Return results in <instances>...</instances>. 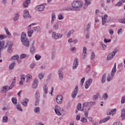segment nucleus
I'll use <instances>...</instances> for the list:
<instances>
[{"mask_svg":"<svg viewBox=\"0 0 125 125\" xmlns=\"http://www.w3.org/2000/svg\"><path fill=\"white\" fill-rule=\"evenodd\" d=\"M25 82V78L23 75L21 76V81L20 82V85H23V83Z\"/></svg>","mask_w":125,"mask_h":125,"instance_id":"obj_26","label":"nucleus"},{"mask_svg":"<svg viewBox=\"0 0 125 125\" xmlns=\"http://www.w3.org/2000/svg\"><path fill=\"white\" fill-rule=\"evenodd\" d=\"M52 38L54 39V40H58V39L62 38V34L56 33V32H53L52 34Z\"/></svg>","mask_w":125,"mask_h":125,"instance_id":"obj_6","label":"nucleus"},{"mask_svg":"<svg viewBox=\"0 0 125 125\" xmlns=\"http://www.w3.org/2000/svg\"><path fill=\"white\" fill-rule=\"evenodd\" d=\"M34 112H35V113H40V107H37L35 108L34 109Z\"/></svg>","mask_w":125,"mask_h":125,"instance_id":"obj_47","label":"nucleus"},{"mask_svg":"<svg viewBox=\"0 0 125 125\" xmlns=\"http://www.w3.org/2000/svg\"><path fill=\"white\" fill-rule=\"evenodd\" d=\"M86 48L84 47L83 48V52L82 54V59H85V57H86Z\"/></svg>","mask_w":125,"mask_h":125,"instance_id":"obj_20","label":"nucleus"},{"mask_svg":"<svg viewBox=\"0 0 125 125\" xmlns=\"http://www.w3.org/2000/svg\"><path fill=\"white\" fill-rule=\"evenodd\" d=\"M27 77L28 79H29L30 80L32 79V75H31L30 74H27Z\"/></svg>","mask_w":125,"mask_h":125,"instance_id":"obj_63","label":"nucleus"},{"mask_svg":"<svg viewBox=\"0 0 125 125\" xmlns=\"http://www.w3.org/2000/svg\"><path fill=\"white\" fill-rule=\"evenodd\" d=\"M84 114L85 117H86V118H87V117H88V110L86 109V111H84Z\"/></svg>","mask_w":125,"mask_h":125,"instance_id":"obj_50","label":"nucleus"},{"mask_svg":"<svg viewBox=\"0 0 125 125\" xmlns=\"http://www.w3.org/2000/svg\"><path fill=\"white\" fill-rule=\"evenodd\" d=\"M36 125H43V124H42V123H40V122H36Z\"/></svg>","mask_w":125,"mask_h":125,"instance_id":"obj_64","label":"nucleus"},{"mask_svg":"<svg viewBox=\"0 0 125 125\" xmlns=\"http://www.w3.org/2000/svg\"><path fill=\"white\" fill-rule=\"evenodd\" d=\"M15 81H16V77L14 78V80L13 81L11 86H10L9 87L7 85L3 86V88L1 90V92H2V93H4V92H6L7 90H9V89H12L13 86L15 85Z\"/></svg>","mask_w":125,"mask_h":125,"instance_id":"obj_4","label":"nucleus"},{"mask_svg":"<svg viewBox=\"0 0 125 125\" xmlns=\"http://www.w3.org/2000/svg\"><path fill=\"white\" fill-rule=\"evenodd\" d=\"M21 42H22L23 45H25V46H26V47H29L30 45L29 43V40L27 39L26 38V33L24 32H23L21 34Z\"/></svg>","mask_w":125,"mask_h":125,"instance_id":"obj_3","label":"nucleus"},{"mask_svg":"<svg viewBox=\"0 0 125 125\" xmlns=\"http://www.w3.org/2000/svg\"><path fill=\"white\" fill-rule=\"evenodd\" d=\"M18 18H19V14H16L14 17V21H16L17 20H18Z\"/></svg>","mask_w":125,"mask_h":125,"instance_id":"obj_48","label":"nucleus"},{"mask_svg":"<svg viewBox=\"0 0 125 125\" xmlns=\"http://www.w3.org/2000/svg\"><path fill=\"white\" fill-rule=\"evenodd\" d=\"M8 47L7 51L9 53L12 52V46H13V43H10L7 45Z\"/></svg>","mask_w":125,"mask_h":125,"instance_id":"obj_14","label":"nucleus"},{"mask_svg":"<svg viewBox=\"0 0 125 125\" xmlns=\"http://www.w3.org/2000/svg\"><path fill=\"white\" fill-rule=\"evenodd\" d=\"M81 122L82 123H87V119L84 117H83L81 118Z\"/></svg>","mask_w":125,"mask_h":125,"instance_id":"obj_38","label":"nucleus"},{"mask_svg":"<svg viewBox=\"0 0 125 125\" xmlns=\"http://www.w3.org/2000/svg\"><path fill=\"white\" fill-rule=\"evenodd\" d=\"M108 120H110V116H108L106 118L104 119H102L100 121V123H106V122H107V121H108Z\"/></svg>","mask_w":125,"mask_h":125,"instance_id":"obj_28","label":"nucleus"},{"mask_svg":"<svg viewBox=\"0 0 125 125\" xmlns=\"http://www.w3.org/2000/svg\"><path fill=\"white\" fill-rule=\"evenodd\" d=\"M79 65V61L78 59L75 58L73 62V69L75 70V69H77V67H78Z\"/></svg>","mask_w":125,"mask_h":125,"instance_id":"obj_15","label":"nucleus"},{"mask_svg":"<svg viewBox=\"0 0 125 125\" xmlns=\"http://www.w3.org/2000/svg\"><path fill=\"white\" fill-rule=\"evenodd\" d=\"M103 97L104 100H106L108 98V95H107V94L105 93L104 94Z\"/></svg>","mask_w":125,"mask_h":125,"instance_id":"obj_55","label":"nucleus"},{"mask_svg":"<svg viewBox=\"0 0 125 125\" xmlns=\"http://www.w3.org/2000/svg\"><path fill=\"white\" fill-rule=\"evenodd\" d=\"M4 48V41H0V50H3Z\"/></svg>","mask_w":125,"mask_h":125,"instance_id":"obj_22","label":"nucleus"},{"mask_svg":"<svg viewBox=\"0 0 125 125\" xmlns=\"http://www.w3.org/2000/svg\"><path fill=\"white\" fill-rule=\"evenodd\" d=\"M89 104V103L88 102H85L83 103V110H87V111H89L90 108L87 107H88V105Z\"/></svg>","mask_w":125,"mask_h":125,"instance_id":"obj_18","label":"nucleus"},{"mask_svg":"<svg viewBox=\"0 0 125 125\" xmlns=\"http://www.w3.org/2000/svg\"><path fill=\"white\" fill-rule=\"evenodd\" d=\"M23 18L24 19H27V18H31V16L29 14V11L25 9L23 11Z\"/></svg>","mask_w":125,"mask_h":125,"instance_id":"obj_10","label":"nucleus"},{"mask_svg":"<svg viewBox=\"0 0 125 125\" xmlns=\"http://www.w3.org/2000/svg\"><path fill=\"white\" fill-rule=\"evenodd\" d=\"M118 51H119V49L116 48L115 49H114V50L112 53H110L107 56V60H111L114 57V56L116 55V54L117 53V52H118Z\"/></svg>","mask_w":125,"mask_h":125,"instance_id":"obj_5","label":"nucleus"},{"mask_svg":"<svg viewBox=\"0 0 125 125\" xmlns=\"http://www.w3.org/2000/svg\"><path fill=\"white\" fill-rule=\"evenodd\" d=\"M56 101L58 104H62L63 102V97L61 95H59L57 96Z\"/></svg>","mask_w":125,"mask_h":125,"instance_id":"obj_7","label":"nucleus"},{"mask_svg":"<svg viewBox=\"0 0 125 125\" xmlns=\"http://www.w3.org/2000/svg\"><path fill=\"white\" fill-rule=\"evenodd\" d=\"M29 102V99H24L21 102V104L24 106H27L28 105V103Z\"/></svg>","mask_w":125,"mask_h":125,"instance_id":"obj_23","label":"nucleus"},{"mask_svg":"<svg viewBox=\"0 0 125 125\" xmlns=\"http://www.w3.org/2000/svg\"><path fill=\"white\" fill-rule=\"evenodd\" d=\"M30 2H31L30 0H26L23 4V7H28Z\"/></svg>","mask_w":125,"mask_h":125,"instance_id":"obj_25","label":"nucleus"},{"mask_svg":"<svg viewBox=\"0 0 125 125\" xmlns=\"http://www.w3.org/2000/svg\"><path fill=\"white\" fill-rule=\"evenodd\" d=\"M35 97H36L35 105L37 106V105H39V102H40V101L39 100V99H40V92L37 91L36 92Z\"/></svg>","mask_w":125,"mask_h":125,"instance_id":"obj_9","label":"nucleus"},{"mask_svg":"<svg viewBox=\"0 0 125 125\" xmlns=\"http://www.w3.org/2000/svg\"><path fill=\"white\" fill-rule=\"evenodd\" d=\"M43 89H44V91L45 92V94L47 93L48 91V88L47 87V86L46 85H44L43 86Z\"/></svg>","mask_w":125,"mask_h":125,"instance_id":"obj_35","label":"nucleus"},{"mask_svg":"<svg viewBox=\"0 0 125 125\" xmlns=\"http://www.w3.org/2000/svg\"><path fill=\"white\" fill-rule=\"evenodd\" d=\"M59 76L60 80H63V73L62 71H59Z\"/></svg>","mask_w":125,"mask_h":125,"instance_id":"obj_30","label":"nucleus"},{"mask_svg":"<svg viewBox=\"0 0 125 125\" xmlns=\"http://www.w3.org/2000/svg\"><path fill=\"white\" fill-rule=\"evenodd\" d=\"M55 19H56L55 15H54V14H53L52 15L51 23H53V22H54V20H55Z\"/></svg>","mask_w":125,"mask_h":125,"instance_id":"obj_39","label":"nucleus"},{"mask_svg":"<svg viewBox=\"0 0 125 125\" xmlns=\"http://www.w3.org/2000/svg\"><path fill=\"white\" fill-rule=\"evenodd\" d=\"M12 60H17L18 62H21V60H19V59H20V58H19V56L18 55H15L14 56L12 57Z\"/></svg>","mask_w":125,"mask_h":125,"instance_id":"obj_24","label":"nucleus"},{"mask_svg":"<svg viewBox=\"0 0 125 125\" xmlns=\"http://www.w3.org/2000/svg\"><path fill=\"white\" fill-rule=\"evenodd\" d=\"M123 4V3L120 1V2H118L117 4H116V6H120Z\"/></svg>","mask_w":125,"mask_h":125,"instance_id":"obj_58","label":"nucleus"},{"mask_svg":"<svg viewBox=\"0 0 125 125\" xmlns=\"http://www.w3.org/2000/svg\"><path fill=\"white\" fill-rule=\"evenodd\" d=\"M41 58H42V57H41V56H40L39 55H35V59L36 60H40V59H41Z\"/></svg>","mask_w":125,"mask_h":125,"instance_id":"obj_49","label":"nucleus"},{"mask_svg":"<svg viewBox=\"0 0 125 125\" xmlns=\"http://www.w3.org/2000/svg\"><path fill=\"white\" fill-rule=\"evenodd\" d=\"M78 89H79V87L78 86H76L72 94V98H75V97L77 96V93H78Z\"/></svg>","mask_w":125,"mask_h":125,"instance_id":"obj_16","label":"nucleus"},{"mask_svg":"<svg viewBox=\"0 0 125 125\" xmlns=\"http://www.w3.org/2000/svg\"><path fill=\"white\" fill-rule=\"evenodd\" d=\"M104 42H111V40L109 39L107 40V39H104Z\"/></svg>","mask_w":125,"mask_h":125,"instance_id":"obj_62","label":"nucleus"},{"mask_svg":"<svg viewBox=\"0 0 125 125\" xmlns=\"http://www.w3.org/2000/svg\"><path fill=\"white\" fill-rule=\"evenodd\" d=\"M73 7L71 10H80V7L83 6V3L80 1H75L72 4Z\"/></svg>","mask_w":125,"mask_h":125,"instance_id":"obj_2","label":"nucleus"},{"mask_svg":"<svg viewBox=\"0 0 125 125\" xmlns=\"http://www.w3.org/2000/svg\"><path fill=\"white\" fill-rule=\"evenodd\" d=\"M119 22L120 23H122L123 24H125V18L124 19H120L119 20Z\"/></svg>","mask_w":125,"mask_h":125,"instance_id":"obj_36","label":"nucleus"},{"mask_svg":"<svg viewBox=\"0 0 125 125\" xmlns=\"http://www.w3.org/2000/svg\"><path fill=\"white\" fill-rule=\"evenodd\" d=\"M60 110L61 108L58 105H56L55 107V112L57 115L58 116H61V112H60Z\"/></svg>","mask_w":125,"mask_h":125,"instance_id":"obj_12","label":"nucleus"},{"mask_svg":"<svg viewBox=\"0 0 125 125\" xmlns=\"http://www.w3.org/2000/svg\"><path fill=\"white\" fill-rule=\"evenodd\" d=\"M35 51H36V50L35 49V47L34 46H32L30 48V52L33 54V53H35Z\"/></svg>","mask_w":125,"mask_h":125,"instance_id":"obj_34","label":"nucleus"},{"mask_svg":"<svg viewBox=\"0 0 125 125\" xmlns=\"http://www.w3.org/2000/svg\"><path fill=\"white\" fill-rule=\"evenodd\" d=\"M44 8H45V7L43 5H40L36 7V10L38 11H42Z\"/></svg>","mask_w":125,"mask_h":125,"instance_id":"obj_17","label":"nucleus"},{"mask_svg":"<svg viewBox=\"0 0 125 125\" xmlns=\"http://www.w3.org/2000/svg\"><path fill=\"white\" fill-rule=\"evenodd\" d=\"M77 109L78 111H83V107H82V104H78L77 105Z\"/></svg>","mask_w":125,"mask_h":125,"instance_id":"obj_29","label":"nucleus"},{"mask_svg":"<svg viewBox=\"0 0 125 125\" xmlns=\"http://www.w3.org/2000/svg\"><path fill=\"white\" fill-rule=\"evenodd\" d=\"M38 77L40 80H42V79L43 78V77H44V73L39 74Z\"/></svg>","mask_w":125,"mask_h":125,"instance_id":"obj_37","label":"nucleus"},{"mask_svg":"<svg viewBox=\"0 0 125 125\" xmlns=\"http://www.w3.org/2000/svg\"><path fill=\"white\" fill-rule=\"evenodd\" d=\"M89 71H90V65H88L87 66V67H86L87 73H88V72H89Z\"/></svg>","mask_w":125,"mask_h":125,"instance_id":"obj_53","label":"nucleus"},{"mask_svg":"<svg viewBox=\"0 0 125 125\" xmlns=\"http://www.w3.org/2000/svg\"><path fill=\"white\" fill-rule=\"evenodd\" d=\"M109 33L110 35H111L114 34V31L112 29L109 30Z\"/></svg>","mask_w":125,"mask_h":125,"instance_id":"obj_60","label":"nucleus"},{"mask_svg":"<svg viewBox=\"0 0 125 125\" xmlns=\"http://www.w3.org/2000/svg\"><path fill=\"white\" fill-rule=\"evenodd\" d=\"M122 33H123V29L120 28L118 31V35H121Z\"/></svg>","mask_w":125,"mask_h":125,"instance_id":"obj_51","label":"nucleus"},{"mask_svg":"<svg viewBox=\"0 0 125 125\" xmlns=\"http://www.w3.org/2000/svg\"><path fill=\"white\" fill-rule=\"evenodd\" d=\"M5 31L6 32V33L7 35V36H11V33H10V32H9V30H8V28L5 27Z\"/></svg>","mask_w":125,"mask_h":125,"instance_id":"obj_31","label":"nucleus"},{"mask_svg":"<svg viewBox=\"0 0 125 125\" xmlns=\"http://www.w3.org/2000/svg\"><path fill=\"white\" fill-rule=\"evenodd\" d=\"M73 33H74V30H72L69 31L67 35V38H70V36H71V34H73Z\"/></svg>","mask_w":125,"mask_h":125,"instance_id":"obj_44","label":"nucleus"},{"mask_svg":"<svg viewBox=\"0 0 125 125\" xmlns=\"http://www.w3.org/2000/svg\"><path fill=\"white\" fill-rule=\"evenodd\" d=\"M16 107H17V109L19 110V111H22L23 110L22 109V107H21V105H19V104L17 105Z\"/></svg>","mask_w":125,"mask_h":125,"instance_id":"obj_40","label":"nucleus"},{"mask_svg":"<svg viewBox=\"0 0 125 125\" xmlns=\"http://www.w3.org/2000/svg\"><path fill=\"white\" fill-rule=\"evenodd\" d=\"M7 36L6 35H0V40H3L4 39H6Z\"/></svg>","mask_w":125,"mask_h":125,"instance_id":"obj_45","label":"nucleus"},{"mask_svg":"<svg viewBox=\"0 0 125 125\" xmlns=\"http://www.w3.org/2000/svg\"><path fill=\"white\" fill-rule=\"evenodd\" d=\"M121 117L122 120H125V109H122L121 113Z\"/></svg>","mask_w":125,"mask_h":125,"instance_id":"obj_27","label":"nucleus"},{"mask_svg":"<svg viewBox=\"0 0 125 125\" xmlns=\"http://www.w3.org/2000/svg\"><path fill=\"white\" fill-rule=\"evenodd\" d=\"M117 66V63H114V65L113 68L111 70V72L110 74H108V76L107 77V82H111V80H113V78L114 76H115V74H116V72H117V68H116Z\"/></svg>","mask_w":125,"mask_h":125,"instance_id":"obj_1","label":"nucleus"},{"mask_svg":"<svg viewBox=\"0 0 125 125\" xmlns=\"http://www.w3.org/2000/svg\"><path fill=\"white\" fill-rule=\"evenodd\" d=\"M125 97H123L122 98V100H121V103L122 104H124V103H125Z\"/></svg>","mask_w":125,"mask_h":125,"instance_id":"obj_57","label":"nucleus"},{"mask_svg":"<svg viewBox=\"0 0 125 125\" xmlns=\"http://www.w3.org/2000/svg\"><path fill=\"white\" fill-rule=\"evenodd\" d=\"M98 97H99V94L94 95L93 97V99L94 100H96V99H97V98H98Z\"/></svg>","mask_w":125,"mask_h":125,"instance_id":"obj_46","label":"nucleus"},{"mask_svg":"<svg viewBox=\"0 0 125 125\" xmlns=\"http://www.w3.org/2000/svg\"><path fill=\"white\" fill-rule=\"evenodd\" d=\"M84 80H85V78L84 77H83L81 79V84H80L81 86H83V83H84Z\"/></svg>","mask_w":125,"mask_h":125,"instance_id":"obj_43","label":"nucleus"},{"mask_svg":"<svg viewBox=\"0 0 125 125\" xmlns=\"http://www.w3.org/2000/svg\"><path fill=\"white\" fill-rule=\"evenodd\" d=\"M92 83V80L91 79H89L85 83V88L87 89L89 87V85Z\"/></svg>","mask_w":125,"mask_h":125,"instance_id":"obj_13","label":"nucleus"},{"mask_svg":"<svg viewBox=\"0 0 125 125\" xmlns=\"http://www.w3.org/2000/svg\"><path fill=\"white\" fill-rule=\"evenodd\" d=\"M12 101L13 103V104H17V99L15 98H13L12 99Z\"/></svg>","mask_w":125,"mask_h":125,"instance_id":"obj_41","label":"nucleus"},{"mask_svg":"<svg viewBox=\"0 0 125 125\" xmlns=\"http://www.w3.org/2000/svg\"><path fill=\"white\" fill-rule=\"evenodd\" d=\"M39 29H40V27H34L33 30H28V37H32V34H33V33H34V32H36V31H37V32H38L39 31Z\"/></svg>","mask_w":125,"mask_h":125,"instance_id":"obj_8","label":"nucleus"},{"mask_svg":"<svg viewBox=\"0 0 125 125\" xmlns=\"http://www.w3.org/2000/svg\"><path fill=\"white\" fill-rule=\"evenodd\" d=\"M116 112H117V109L114 108L112 109L111 110H108L107 112V115H109V116H113L116 114Z\"/></svg>","mask_w":125,"mask_h":125,"instance_id":"obj_11","label":"nucleus"},{"mask_svg":"<svg viewBox=\"0 0 125 125\" xmlns=\"http://www.w3.org/2000/svg\"><path fill=\"white\" fill-rule=\"evenodd\" d=\"M95 57V54L94 52H92L91 55V59H94Z\"/></svg>","mask_w":125,"mask_h":125,"instance_id":"obj_56","label":"nucleus"},{"mask_svg":"<svg viewBox=\"0 0 125 125\" xmlns=\"http://www.w3.org/2000/svg\"><path fill=\"white\" fill-rule=\"evenodd\" d=\"M85 4H87V5H88L89 4H90L91 2L89 0H84Z\"/></svg>","mask_w":125,"mask_h":125,"instance_id":"obj_52","label":"nucleus"},{"mask_svg":"<svg viewBox=\"0 0 125 125\" xmlns=\"http://www.w3.org/2000/svg\"><path fill=\"white\" fill-rule=\"evenodd\" d=\"M106 81V74H104L102 79V83H103Z\"/></svg>","mask_w":125,"mask_h":125,"instance_id":"obj_33","label":"nucleus"},{"mask_svg":"<svg viewBox=\"0 0 125 125\" xmlns=\"http://www.w3.org/2000/svg\"><path fill=\"white\" fill-rule=\"evenodd\" d=\"M38 83H39V81H38L37 80H35L33 81L32 84L33 88H37V87H38Z\"/></svg>","mask_w":125,"mask_h":125,"instance_id":"obj_21","label":"nucleus"},{"mask_svg":"<svg viewBox=\"0 0 125 125\" xmlns=\"http://www.w3.org/2000/svg\"><path fill=\"white\" fill-rule=\"evenodd\" d=\"M63 16H62V15H59L58 16V19H59V20H62V19H63Z\"/></svg>","mask_w":125,"mask_h":125,"instance_id":"obj_59","label":"nucleus"},{"mask_svg":"<svg viewBox=\"0 0 125 125\" xmlns=\"http://www.w3.org/2000/svg\"><path fill=\"white\" fill-rule=\"evenodd\" d=\"M107 18H108L107 15H105L104 17L102 18V25H104L106 22H109V21L107 20Z\"/></svg>","mask_w":125,"mask_h":125,"instance_id":"obj_19","label":"nucleus"},{"mask_svg":"<svg viewBox=\"0 0 125 125\" xmlns=\"http://www.w3.org/2000/svg\"><path fill=\"white\" fill-rule=\"evenodd\" d=\"M26 56H27L26 55V54H21V59H23V58H25V57H26Z\"/></svg>","mask_w":125,"mask_h":125,"instance_id":"obj_61","label":"nucleus"},{"mask_svg":"<svg viewBox=\"0 0 125 125\" xmlns=\"http://www.w3.org/2000/svg\"><path fill=\"white\" fill-rule=\"evenodd\" d=\"M54 28L56 30H58V28H59L58 24H57V23L55 24V25H54Z\"/></svg>","mask_w":125,"mask_h":125,"instance_id":"obj_54","label":"nucleus"},{"mask_svg":"<svg viewBox=\"0 0 125 125\" xmlns=\"http://www.w3.org/2000/svg\"><path fill=\"white\" fill-rule=\"evenodd\" d=\"M15 65H16V63L15 62L12 63L9 66L10 70H12V69L14 68V66H15Z\"/></svg>","mask_w":125,"mask_h":125,"instance_id":"obj_32","label":"nucleus"},{"mask_svg":"<svg viewBox=\"0 0 125 125\" xmlns=\"http://www.w3.org/2000/svg\"><path fill=\"white\" fill-rule=\"evenodd\" d=\"M2 120L4 123H6V122H7V120H8V117H7V116H4Z\"/></svg>","mask_w":125,"mask_h":125,"instance_id":"obj_42","label":"nucleus"}]
</instances>
